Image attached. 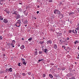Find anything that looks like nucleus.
Instances as JSON below:
<instances>
[{
    "instance_id": "49",
    "label": "nucleus",
    "mask_w": 79,
    "mask_h": 79,
    "mask_svg": "<svg viewBox=\"0 0 79 79\" xmlns=\"http://www.w3.org/2000/svg\"><path fill=\"white\" fill-rule=\"evenodd\" d=\"M38 61H39V62H40V61H41V60L40 59Z\"/></svg>"
},
{
    "instance_id": "47",
    "label": "nucleus",
    "mask_w": 79,
    "mask_h": 79,
    "mask_svg": "<svg viewBox=\"0 0 79 79\" xmlns=\"http://www.w3.org/2000/svg\"><path fill=\"white\" fill-rule=\"evenodd\" d=\"M19 4L20 5H23V3L22 2H19Z\"/></svg>"
},
{
    "instance_id": "36",
    "label": "nucleus",
    "mask_w": 79,
    "mask_h": 79,
    "mask_svg": "<svg viewBox=\"0 0 79 79\" xmlns=\"http://www.w3.org/2000/svg\"><path fill=\"white\" fill-rule=\"evenodd\" d=\"M74 34H77V31H76V30H75Z\"/></svg>"
},
{
    "instance_id": "58",
    "label": "nucleus",
    "mask_w": 79,
    "mask_h": 79,
    "mask_svg": "<svg viewBox=\"0 0 79 79\" xmlns=\"http://www.w3.org/2000/svg\"><path fill=\"white\" fill-rule=\"evenodd\" d=\"M69 47H67V49H69Z\"/></svg>"
},
{
    "instance_id": "50",
    "label": "nucleus",
    "mask_w": 79,
    "mask_h": 79,
    "mask_svg": "<svg viewBox=\"0 0 79 79\" xmlns=\"http://www.w3.org/2000/svg\"><path fill=\"white\" fill-rule=\"evenodd\" d=\"M62 34L61 33L59 34V36H60V35H61Z\"/></svg>"
},
{
    "instance_id": "24",
    "label": "nucleus",
    "mask_w": 79,
    "mask_h": 79,
    "mask_svg": "<svg viewBox=\"0 0 79 79\" xmlns=\"http://www.w3.org/2000/svg\"><path fill=\"white\" fill-rule=\"evenodd\" d=\"M23 64H24V65H26V62L24 61V62H23Z\"/></svg>"
},
{
    "instance_id": "18",
    "label": "nucleus",
    "mask_w": 79,
    "mask_h": 79,
    "mask_svg": "<svg viewBox=\"0 0 79 79\" xmlns=\"http://www.w3.org/2000/svg\"><path fill=\"white\" fill-rule=\"evenodd\" d=\"M3 16L2 15H0V20H3Z\"/></svg>"
},
{
    "instance_id": "55",
    "label": "nucleus",
    "mask_w": 79,
    "mask_h": 79,
    "mask_svg": "<svg viewBox=\"0 0 79 79\" xmlns=\"http://www.w3.org/2000/svg\"><path fill=\"white\" fill-rule=\"evenodd\" d=\"M22 40H24V38H22Z\"/></svg>"
},
{
    "instance_id": "43",
    "label": "nucleus",
    "mask_w": 79,
    "mask_h": 79,
    "mask_svg": "<svg viewBox=\"0 0 79 79\" xmlns=\"http://www.w3.org/2000/svg\"><path fill=\"white\" fill-rule=\"evenodd\" d=\"M19 66H21V65L20 64V63H19V64H18Z\"/></svg>"
},
{
    "instance_id": "26",
    "label": "nucleus",
    "mask_w": 79,
    "mask_h": 79,
    "mask_svg": "<svg viewBox=\"0 0 79 79\" xmlns=\"http://www.w3.org/2000/svg\"><path fill=\"white\" fill-rule=\"evenodd\" d=\"M27 74H28V75H31V72H28Z\"/></svg>"
},
{
    "instance_id": "28",
    "label": "nucleus",
    "mask_w": 79,
    "mask_h": 79,
    "mask_svg": "<svg viewBox=\"0 0 79 79\" xmlns=\"http://www.w3.org/2000/svg\"><path fill=\"white\" fill-rule=\"evenodd\" d=\"M54 18H55V15H53L51 16V18L52 19H54Z\"/></svg>"
},
{
    "instance_id": "22",
    "label": "nucleus",
    "mask_w": 79,
    "mask_h": 79,
    "mask_svg": "<svg viewBox=\"0 0 79 79\" xmlns=\"http://www.w3.org/2000/svg\"><path fill=\"white\" fill-rule=\"evenodd\" d=\"M10 45H12V47L13 48H14V47H15V46L14 45V44L11 43L10 44Z\"/></svg>"
},
{
    "instance_id": "6",
    "label": "nucleus",
    "mask_w": 79,
    "mask_h": 79,
    "mask_svg": "<svg viewBox=\"0 0 79 79\" xmlns=\"http://www.w3.org/2000/svg\"><path fill=\"white\" fill-rule=\"evenodd\" d=\"M18 11H15L14 13H12V15H18Z\"/></svg>"
},
{
    "instance_id": "21",
    "label": "nucleus",
    "mask_w": 79,
    "mask_h": 79,
    "mask_svg": "<svg viewBox=\"0 0 79 79\" xmlns=\"http://www.w3.org/2000/svg\"><path fill=\"white\" fill-rule=\"evenodd\" d=\"M3 22L5 23H6L7 24L8 23V21L7 20H4Z\"/></svg>"
},
{
    "instance_id": "11",
    "label": "nucleus",
    "mask_w": 79,
    "mask_h": 79,
    "mask_svg": "<svg viewBox=\"0 0 79 79\" xmlns=\"http://www.w3.org/2000/svg\"><path fill=\"white\" fill-rule=\"evenodd\" d=\"M57 9H56L54 10V13L55 15H56L57 13Z\"/></svg>"
},
{
    "instance_id": "48",
    "label": "nucleus",
    "mask_w": 79,
    "mask_h": 79,
    "mask_svg": "<svg viewBox=\"0 0 79 79\" xmlns=\"http://www.w3.org/2000/svg\"><path fill=\"white\" fill-rule=\"evenodd\" d=\"M74 30H73L72 31V32H73V33H74Z\"/></svg>"
},
{
    "instance_id": "34",
    "label": "nucleus",
    "mask_w": 79,
    "mask_h": 79,
    "mask_svg": "<svg viewBox=\"0 0 79 79\" xmlns=\"http://www.w3.org/2000/svg\"><path fill=\"white\" fill-rule=\"evenodd\" d=\"M71 78H72V79H75V77H74L72 76L71 77Z\"/></svg>"
},
{
    "instance_id": "51",
    "label": "nucleus",
    "mask_w": 79,
    "mask_h": 79,
    "mask_svg": "<svg viewBox=\"0 0 79 79\" xmlns=\"http://www.w3.org/2000/svg\"><path fill=\"white\" fill-rule=\"evenodd\" d=\"M70 76H73V74H72V73H70Z\"/></svg>"
},
{
    "instance_id": "19",
    "label": "nucleus",
    "mask_w": 79,
    "mask_h": 79,
    "mask_svg": "<svg viewBox=\"0 0 79 79\" xmlns=\"http://www.w3.org/2000/svg\"><path fill=\"white\" fill-rule=\"evenodd\" d=\"M19 11H20V12H23L22 11V9H21V8H19Z\"/></svg>"
},
{
    "instance_id": "44",
    "label": "nucleus",
    "mask_w": 79,
    "mask_h": 79,
    "mask_svg": "<svg viewBox=\"0 0 79 79\" xmlns=\"http://www.w3.org/2000/svg\"><path fill=\"white\" fill-rule=\"evenodd\" d=\"M40 44L41 45L43 44L42 43V41L40 42Z\"/></svg>"
},
{
    "instance_id": "38",
    "label": "nucleus",
    "mask_w": 79,
    "mask_h": 79,
    "mask_svg": "<svg viewBox=\"0 0 79 79\" xmlns=\"http://www.w3.org/2000/svg\"><path fill=\"white\" fill-rule=\"evenodd\" d=\"M67 38L66 39V40H69V38L67 37Z\"/></svg>"
},
{
    "instance_id": "31",
    "label": "nucleus",
    "mask_w": 79,
    "mask_h": 79,
    "mask_svg": "<svg viewBox=\"0 0 79 79\" xmlns=\"http://www.w3.org/2000/svg\"><path fill=\"white\" fill-rule=\"evenodd\" d=\"M39 54H42V52L39 51Z\"/></svg>"
},
{
    "instance_id": "2",
    "label": "nucleus",
    "mask_w": 79,
    "mask_h": 79,
    "mask_svg": "<svg viewBox=\"0 0 79 79\" xmlns=\"http://www.w3.org/2000/svg\"><path fill=\"white\" fill-rule=\"evenodd\" d=\"M21 22L20 20H18L17 22H16L15 24L16 26V27H19L21 26Z\"/></svg>"
},
{
    "instance_id": "12",
    "label": "nucleus",
    "mask_w": 79,
    "mask_h": 79,
    "mask_svg": "<svg viewBox=\"0 0 79 79\" xmlns=\"http://www.w3.org/2000/svg\"><path fill=\"white\" fill-rule=\"evenodd\" d=\"M43 51L44 52V53H47L48 52V50H47V49H44Z\"/></svg>"
},
{
    "instance_id": "4",
    "label": "nucleus",
    "mask_w": 79,
    "mask_h": 79,
    "mask_svg": "<svg viewBox=\"0 0 79 79\" xmlns=\"http://www.w3.org/2000/svg\"><path fill=\"white\" fill-rule=\"evenodd\" d=\"M19 18H21V16H20V15L17 14L16 16V19H19Z\"/></svg>"
},
{
    "instance_id": "39",
    "label": "nucleus",
    "mask_w": 79,
    "mask_h": 79,
    "mask_svg": "<svg viewBox=\"0 0 79 79\" xmlns=\"http://www.w3.org/2000/svg\"><path fill=\"white\" fill-rule=\"evenodd\" d=\"M77 30H79V26L76 29Z\"/></svg>"
},
{
    "instance_id": "25",
    "label": "nucleus",
    "mask_w": 79,
    "mask_h": 79,
    "mask_svg": "<svg viewBox=\"0 0 79 79\" xmlns=\"http://www.w3.org/2000/svg\"><path fill=\"white\" fill-rule=\"evenodd\" d=\"M21 60L23 62H24V61H25V60H24V59L22 58L21 59Z\"/></svg>"
},
{
    "instance_id": "57",
    "label": "nucleus",
    "mask_w": 79,
    "mask_h": 79,
    "mask_svg": "<svg viewBox=\"0 0 79 79\" xmlns=\"http://www.w3.org/2000/svg\"><path fill=\"white\" fill-rule=\"evenodd\" d=\"M74 44H76V41H75L74 42Z\"/></svg>"
},
{
    "instance_id": "16",
    "label": "nucleus",
    "mask_w": 79,
    "mask_h": 79,
    "mask_svg": "<svg viewBox=\"0 0 79 79\" xmlns=\"http://www.w3.org/2000/svg\"><path fill=\"white\" fill-rule=\"evenodd\" d=\"M37 55H38V52H37V51L35 52L34 55L35 56H37Z\"/></svg>"
},
{
    "instance_id": "56",
    "label": "nucleus",
    "mask_w": 79,
    "mask_h": 79,
    "mask_svg": "<svg viewBox=\"0 0 79 79\" xmlns=\"http://www.w3.org/2000/svg\"><path fill=\"white\" fill-rule=\"evenodd\" d=\"M34 19H36V17H34Z\"/></svg>"
},
{
    "instance_id": "42",
    "label": "nucleus",
    "mask_w": 79,
    "mask_h": 79,
    "mask_svg": "<svg viewBox=\"0 0 79 79\" xmlns=\"http://www.w3.org/2000/svg\"><path fill=\"white\" fill-rule=\"evenodd\" d=\"M3 40V37H0V40Z\"/></svg>"
},
{
    "instance_id": "40",
    "label": "nucleus",
    "mask_w": 79,
    "mask_h": 79,
    "mask_svg": "<svg viewBox=\"0 0 79 79\" xmlns=\"http://www.w3.org/2000/svg\"><path fill=\"white\" fill-rule=\"evenodd\" d=\"M65 70V68H63L62 69V71H63V70Z\"/></svg>"
},
{
    "instance_id": "62",
    "label": "nucleus",
    "mask_w": 79,
    "mask_h": 79,
    "mask_svg": "<svg viewBox=\"0 0 79 79\" xmlns=\"http://www.w3.org/2000/svg\"><path fill=\"white\" fill-rule=\"evenodd\" d=\"M77 49L79 50V46H78V48H77Z\"/></svg>"
},
{
    "instance_id": "33",
    "label": "nucleus",
    "mask_w": 79,
    "mask_h": 79,
    "mask_svg": "<svg viewBox=\"0 0 79 79\" xmlns=\"http://www.w3.org/2000/svg\"><path fill=\"white\" fill-rule=\"evenodd\" d=\"M52 2H53L52 0H49V3H52Z\"/></svg>"
},
{
    "instance_id": "45",
    "label": "nucleus",
    "mask_w": 79,
    "mask_h": 79,
    "mask_svg": "<svg viewBox=\"0 0 79 79\" xmlns=\"http://www.w3.org/2000/svg\"><path fill=\"white\" fill-rule=\"evenodd\" d=\"M36 13H37V14H39V11H38L36 12Z\"/></svg>"
},
{
    "instance_id": "3",
    "label": "nucleus",
    "mask_w": 79,
    "mask_h": 79,
    "mask_svg": "<svg viewBox=\"0 0 79 79\" xmlns=\"http://www.w3.org/2000/svg\"><path fill=\"white\" fill-rule=\"evenodd\" d=\"M4 11H5L6 13H7V14H9L10 13V10L9 9L7 10L6 9H5L4 10Z\"/></svg>"
},
{
    "instance_id": "29",
    "label": "nucleus",
    "mask_w": 79,
    "mask_h": 79,
    "mask_svg": "<svg viewBox=\"0 0 79 79\" xmlns=\"http://www.w3.org/2000/svg\"><path fill=\"white\" fill-rule=\"evenodd\" d=\"M24 15H22L21 16V17H22V19L23 20L24 19V18H24Z\"/></svg>"
},
{
    "instance_id": "35",
    "label": "nucleus",
    "mask_w": 79,
    "mask_h": 79,
    "mask_svg": "<svg viewBox=\"0 0 79 79\" xmlns=\"http://www.w3.org/2000/svg\"><path fill=\"white\" fill-rule=\"evenodd\" d=\"M71 32H72V30H69V33H71Z\"/></svg>"
},
{
    "instance_id": "63",
    "label": "nucleus",
    "mask_w": 79,
    "mask_h": 79,
    "mask_svg": "<svg viewBox=\"0 0 79 79\" xmlns=\"http://www.w3.org/2000/svg\"><path fill=\"white\" fill-rule=\"evenodd\" d=\"M77 5H79V2L77 3Z\"/></svg>"
},
{
    "instance_id": "27",
    "label": "nucleus",
    "mask_w": 79,
    "mask_h": 79,
    "mask_svg": "<svg viewBox=\"0 0 79 79\" xmlns=\"http://www.w3.org/2000/svg\"><path fill=\"white\" fill-rule=\"evenodd\" d=\"M45 76H46V75H45V74H43V77H45Z\"/></svg>"
},
{
    "instance_id": "9",
    "label": "nucleus",
    "mask_w": 79,
    "mask_h": 79,
    "mask_svg": "<svg viewBox=\"0 0 79 79\" xmlns=\"http://www.w3.org/2000/svg\"><path fill=\"white\" fill-rule=\"evenodd\" d=\"M26 10H25L23 12V13L24 14V15H25V16H27V15H28V12H27L26 14Z\"/></svg>"
},
{
    "instance_id": "64",
    "label": "nucleus",
    "mask_w": 79,
    "mask_h": 79,
    "mask_svg": "<svg viewBox=\"0 0 79 79\" xmlns=\"http://www.w3.org/2000/svg\"><path fill=\"white\" fill-rule=\"evenodd\" d=\"M77 59H79V57H77Z\"/></svg>"
},
{
    "instance_id": "23",
    "label": "nucleus",
    "mask_w": 79,
    "mask_h": 79,
    "mask_svg": "<svg viewBox=\"0 0 79 79\" xmlns=\"http://www.w3.org/2000/svg\"><path fill=\"white\" fill-rule=\"evenodd\" d=\"M10 43H7V45H8L9 46V48H10Z\"/></svg>"
},
{
    "instance_id": "46",
    "label": "nucleus",
    "mask_w": 79,
    "mask_h": 79,
    "mask_svg": "<svg viewBox=\"0 0 79 79\" xmlns=\"http://www.w3.org/2000/svg\"><path fill=\"white\" fill-rule=\"evenodd\" d=\"M40 7V6H39V5L37 6V8H39Z\"/></svg>"
},
{
    "instance_id": "7",
    "label": "nucleus",
    "mask_w": 79,
    "mask_h": 79,
    "mask_svg": "<svg viewBox=\"0 0 79 79\" xmlns=\"http://www.w3.org/2000/svg\"><path fill=\"white\" fill-rule=\"evenodd\" d=\"M25 47H24V45H22L21 47H20V49L21 50H23V49H24V48Z\"/></svg>"
},
{
    "instance_id": "52",
    "label": "nucleus",
    "mask_w": 79,
    "mask_h": 79,
    "mask_svg": "<svg viewBox=\"0 0 79 79\" xmlns=\"http://www.w3.org/2000/svg\"><path fill=\"white\" fill-rule=\"evenodd\" d=\"M75 42L76 43L77 42V43H78V41L77 40H76Z\"/></svg>"
},
{
    "instance_id": "20",
    "label": "nucleus",
    "mask_w": 79,
    "mask_h": 79,
    "mask_svg": "<svg viewBox=\"0 0 79 79\" xmlns=\"http://www.w3.org/2000/svg\"><path fill=\"white\" fill-rule=\"evenodd\" d=\"M12 44H16V41H15V40H13L12 42Z\"/></svg>"
},
{
    "instance_id": "60",
    "label": "nucleus",
    "mask_w": 79,
    "mask_h": 79,
    "mask_svg": "<svg viewBox=\"0 0 79 79\" xmlns=\"http://www.w3.org/2000/svg\"><path fill=\"white\" fill-rule=\"evenodd\" d=\"M35 51H37V49H35Z\"/></svg>"
},
{
    "instance_id": "1",
    "label": "nucleus",
    "mask_w": 79,
    "mask_h": 79,
    "mask_svg": "<svg viewBox=\"0 0 79 79\" xmlns=\"http://www.w3.org/2000/svg\"><path fill=\"white\" fill-rule=\"evenodd\" d=\"M57 14H58V15H60V16H59V19H62L64 17L63 15L62 14H61V12L60 11L58 10H57Z\"/></svg>"
},
{
    "instance_id": "13",
    "label": "nucleus",
    "mask_w": 79,
    "mask_h": 79,
    "mask_svg": "<svg viewBox=\"0 0 79 79\" xmlns=\"http://www.w3.org/2000/svg\"><path fill=\"white\" fill-rule=\"evenodd\" d=\"M54 48L55 49H57V45H56V44H54Z\"/></svg>"
},
{
    "instance_id": "41",
    "label": "nucleus",
    "mask_w": 79,
    "mask_h": 79,
    "mask_svg": "<svg viewBox=\"0 0 79 79\" xmlns=\"http://www.w3.org/2000/svg\"><path fill=\"white\" fill-rule=\"evenodd\" d=\"M20 43H19L18 45V47H20Z\"/></svg>"
},
{
    "instance_id": "14",
    "label": "nucleus",
    "mask_w": 79,
    "mask_h": 79,
    "mask_svg": "<svg viewBox=\"0 0 79 79\" xmlns=\"http://www.w3.org/2000/svg\"><path fill=\"white\" fill-rule=\"evenodd\" d=\"M27 23H28V22L27 21V20H26L23 22V24H27Z\"/></svg>"
},
{
    "instance_id": "10",
    "label": "nucleus",
    "mask_w": 79,
    "mask_h": 79,
    "mask_svg": "<svg viewBox=\"0 0 79 79\" xmlns=\"http://www.w3.org/2000/svg\"><path fill=\"white\" fill-rule=\"evenodd\" d=\"M73 14H74V12H70L69 14V16H71V15H73L74 16V15H73Z\"/></svg>"
},
{
    "instance_id": "61",
    "label": "nucleus",
    "mask_w": 79,
    "mask_h": 79,
    "mask_svg": "<svg viewBox=\"0 0 79 79\" xmlns=\"http://www.w3.org/2000/svg\"><path fill=\"white\" fill-rule=\"evenodd\" d=\"M5 55H6V54H4L3 55V56H5Z\"/></svg>"
},
{
    "instance_id": "54",
    "label": "nucleus",
    "mask_w": 79,
    "mask_h": 79,
    "mask_svg": "<svg viewBox=\"0 0 79 79\" xmlns=\"http://www.w3.org/2000/svg\"><path fill=\"white\" fill-rule=\"evenodd\" d=\"M70 24H71V23H72V21H70Z\"/></svg>"
},
{
    "instance_id": "37",
    "label": "nucleus",
    "mask_w": 79,
    "mask_h": 79,
    "mask_svg": "<svg viewBox=\"0 0 79 79\" xmlns=\"http://www.w3.org/2000/svg\"><path fill=\"white\" fill-rule=\"evenodd\" d=\"M5 0H0V2H5Z\"/></svg>"
},
{
    "instance_id": "17",
    "label": "nucleus",
    "mask_w": 79,
    "mask_h": 79,
    "mask_svg": "<svg viewBox=\"0 0 79 79\" xmlns=\"http://www.w3.org/2000/svg\"><path fill=\"white\" fill-rule=\"evenodd\" d=\"M32 38H30L28 39V41L29 42H31L32 41Z\"/></svg>"
},
{
    "instance_id": "53",
    "label": "nucleus",
    "mask_w": 79,
    "mask_h": 79,
    "mask_svg": "<svg viewBox=\"0 0 79 79\" xmlns=\"http://www.w3.org/2000/svg\"><path fill=\"white\" fill-rule=\"evenodd\" d=\"M0 5H3V4L2 3H1V2H0Z\"/></svg>"
},
{
    "instance_id": "15",
    "label": "nucleus",
    "mask_w": 79,
    "mask_h": 79,
    "mask_svg": "<svg viewBox=\"0 0 79 79\" xmlns=\"http://www.w3.org/2000/svg\"><path fill=\"white\" fill-rule=\"evenodd\" d=\"M49 76L50 77V78H53V76L51 74H49Z\"/></svg>"
},
{
    "instance_id": "59",
    "label": "nucleus",
    "mask_w": 79,
    "mask_h": 79,
    "mask_svg": "<svg viewBox=\"0 0 79 79\" xmlns=\"http://www.w3.org/2000/svg\"><path fill=\"white\" fill-rule=\"evenodd\" d=\"M58 70H60V68H58Z\"/></svg>"
},
{
    "instance_id": "32",
    "label": "nucleus",
    "mask_w": 79,
    "mask_h": 79,
    "mask_svg": "<svg viewBox=\"0 0 79 79\" xmlns=\"http://www.w3.org/2000/svg\"><path fill=\"white\" fill-rule=\"evenodd\" d=\"M3 73V71L2 70H1L0 71V74H2Z\"/></svg>"
},
{
    "instance_id": "8",
    "label": "nucleus",
    "mask_w": 79,
    "mask_h": 79,
    "mask_svg": "<svg viewBox=\"0 0 79 79\" xmlns=\"http://www.w3.org/2000/svg\"><path fill=\"white\" fill-rule=\"evenodd\" d=\"M49 43V44H52V41L51 40H48L46 42V43Z\"/></svg>"
},
{
    "instance_id": "5",
    "label": "nucleus",
    "mask_w": 79,
    "mask_h": 79,
    "mask_svg": "<svg viewBox=\"0 0 79 79\" xmlns=\"http://www.w3.org/2000/svg\"><path fill=\"white\" fill-rule=\"evenodd\" d=\"M6 70H7L8 71H10V72H12L13 71V69L11 68H10L9 69H6Z\"/></svg>"
},
{
    "instance_id": "30",
    "label": "nucleus",
    "mask_w": 79,
    "mask_h": 79,
    "mask_svg": "<svg viewBox=\"0 0 79 79\" xmlns=\"http://www.w3.org/2000/svg\"><path fill=\"white\" fill-rule=\"evenodd\" d=\"M22 74L23 76H25L26 75V73H22Z\"/></svg>"
}]
</instances>
